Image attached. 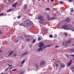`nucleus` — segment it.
<instances>
[{"mask_svg": "<svg viewBox=\"0 0 74 74\" xmlns=\"http://www.w3.org/2000/svg\"><path fill=\"white\" fill-rule=\"evenodd\" d=\"M62 29H63L65 30H68L69 29V26L66 23H65L61 27Z\"/></svg>", "mask_w": 74, "mask_h": 74, "instance_id": "obj_1", "label": "nucleus"}, {"mask_svg": "<svg viewBox=\"0 0 74 74\" xmlns=\"http://www.w3.org/2000/svg\"><path fill=\"white\" fill-rule=\"evenodd\" d=\"M25 23L26 26H30L32 25V22L29 20H27L25 21Z\"/></svg>", "mask_w": 74, "mask_h": 74, "instance_id": "obj_2", "label": "nucleus"}, {"mask_svg": "<svg viewBox=\"0 0 74 74\" xmlns=\"http://www.w3.org/2000/svg\"><path fill=\"white\" fill-rule=\"evenodd\" d=\"M38 18L40 21H45V19L44 17L42 16H39L38 17Z\"/></svg>", "mask_w": 74, "mask_h": 74, "instance_id": "obj_3", "label": "nucleus"}, {"mask_svg": "<svg viewBox=\"0 0 74 74\" xmlns=\"http://www.w3.org/2000/svg\"><path fill=\"white\" fill-rule=\"evenodd\" d=\"M40 66L41 67L44 66L45 64V62L44 61H42L40 62Z\"/></svg>", "mask_w": 74, "mask_h": 74, "instance_id": "obj_4", "label": "nucleus"}, {"mask_svg": "<svg viewBox=\"0 0 74 74\" xmlns=\"http://www.w3.org/2000/svg\"><path fill=\"white\" fill-rule=\"evenodd\" d=\"M44 45V43L42 42H41L39 43V47H43Z\"/></svg>", "mask_w": 74, "mask_h": 74, "instance_id": "obj_5", "label": "nucleus"}, {"mask_svg": "<svg viewBox=\"0 0 74 74\" xmlns=\"http://www.w3.org/2000/svg\"><path fill=\"white\" fill-rule=\"evenodd\" d=\"M74 27L72 26V25H71V24H69V27H68V29H73Z\"/></svg>", "mask_w": 74, "mask_h": 74, "instance_id": "obj_6", "label": "nucleus"}, {"mask_svg": "<svg viewBox=\"0 0 74 74\" xmlns=\"http://www.w3.org/2000/svg\"><path fill=\"white\" fill-rule=\"evenodd\" d=\"M42 51H43V49L42 48V47H40L37 50V51L38 52H40V51H41V52Z\"/></svg>", "mask_w": 74, "mask_h": 74, "instance_id": "obj_7", "label": "nucleus"}, {"mask_svg": "<svg viewBox=\"0 0 74 74\" xmlns=\"http://www.w3.org/2000/svg\"><path fill=\"white\" fill-rule=\"evenodd\" d=\"M63 45L64 47H67V43L66 42H63Z\"/></svg>", "mask_w": 74, "mask_h": 74, "instance_id": "obj_8", "label": "nucleus"}, {"mask_svg": "<svg viewBox=\"0 0 74 74\" xmlns=\"http://www.w3.org/2000/svg\"><path fill=\"white\" fill-rule=\"evenodd\" d=\"M17 5H18V3L16 2L12 5V7H16Z\"/></svg>", "mask_w": 74, "mask_h": 74, "instance_id": "obj_9", "label": "nucleus"}, {"mask_svg": "<svg viewBox=\"0 0 74 74\" xmlns=\"http://www.w3.org/2000/svg\"><path fill=\"white\" fill-rule=\"evenodd\" d=\"M27 53H28V52L27 51H26L25 53L23 54L22 55V57H23V56H25V55H26V54H27Z\"/></svg>", "mask_w": 74, "mask_h": 74, "instance_id": "obj_10", "label": "nucleus"}, {"mask_svg": "<svg viewBox=\"0 0 74 74\" xmlns=\"http://www.w3.org/2000/svg\"><path fill=\"white\" fill-rule=\"evenodd\" d=\"M70 18H66L65 19V21L66 22H70Z\"/></svg>", "mask_w": 74, "mask_h": 74, "instance_id": "obj_11", "label": "nucleus"}, {"mask_svg": "<svg viewBox=\"0 0 74 74\" xmlns=\"http://www.w3.org/2000/svg\"><path fill=\"white\" fill-rule=\"evenodd\" d=\"M71 42V40H69L68 41H66V43L67 44H70Z\"/></svg>", "mask_w": 74, "mask_h": 74, "instance_id": "obj_12", "label": "nucleus"}, {"mask_svg": "<svg viewBox=\"0 0 74 74\" xmlns=\"http://www.w3.org/2000/svg\"><path fill=\"white\" fill-rule=\"evenodd\" d=\"M14 10V9H10L9 10H8L7 11V12H11V11H12Z\"/></svg>", "mask_w": 74, "mask_h": 74, "instance_id": "obj_13", "label": "nucleus"}, {"mask_svg": "<svg viewBox=\"0 0 74 74\" xmlns=\"http://www.w3.org/2000/svg\"><path fill=\"white\" fill-rule=\"evenodd\" d=\"M27 5L25 4V5H24V8H23V10H25V9H26V8H27Z\"/></svg>", "mask_w": 74, "mask_h": 74, "instance_id": "obj_14", "label": "nucleus"}, {"mask_svg": "<svg viewBox=\"0 0 74 74\" xmlns=\"http://www.w3.org/2000/svg\"><path fill=\"white\" fill-rule=\"evenodd\" d=\"M12 53H13V51H12L9 54V55H8V56H11V55H12Z\"/></svg>", "mask_w": 74, "mask_h": 74, "instance_id": "obj_15", "label": "nucleus"}, {"mask_svg": "<svg viewBox=\"0 0 74 74\" xmlns=\"http://www.w3.org/2000/svg\"><path fill=\"white\" fill-rule=\"evenodd\" d=\"M47 18L49 21L50 19V16L47 15Z\"/></svg>", "mask_w": 74, "mask_h": 74, "instance_id": "obj_16", "label": "nucleus"}, {"mask_svg": "<svg viewBox=\"0 0 74 74\" xmlns=\"http://www.w3.org/2000/svg\"><path fill=\"white\" fill-rule=\"evenodd\" d=\"M51 45H48L47 46H45V45L44 47H45V48H47V47H51Z\"/></svg>", "mask_w": 74, "mask_h": 74, "instance_id": "obj_17", "label": "nucleus"}, {"mask_svg": "<svg viewBox=\"0 0 74 74\" xmlns=\"http://www.w3.org/2000/svg\"><path fill=\"white\" fill-rule=\"evenodd\" d=\"M40 40H41V36H39L38 38V40L40 41Z\"/></svg>", "mask_w": 74, "mask_h": 74, "instance_id": "obj_18", "label": "nucleus"}, {"mask_svg": "<svg viewBox=\"0 0 74 74\" xmlns=\"http://www.w3.org/2000/svg\"><path fill=\"white\" fill-rule=\"evenodd\" d=\"M35 66L36 67V69H38V64H35Z\"/></svg>", "mask_w": 74, "mask_h": 74, "instance_id": "obj_19", "label": "nucleus"}, {"mask_svg": "<svg viewBox=\"0 0 74 74\" xmlns=\"http://www.w3.org/2000/svg\"><path fill=\"white\" fill-rule=\"evenodd\" d=\"M71 69L72 71L74 73V67H71Z\"/></svg>", "mask_w": 74, "mask_h": 74, "instance_id": "obj_20", "label": "nucleus"}, {"mask_svg": "<svg viewBox=\"0 0 74 74\" xmlns=\"http://www.w3.org/2000/svg\"><path fill=\"white\" fill-rule=\"evenodd\" d=\"M64 35L66 36V37H67V33L66 32H64Z\"/></svg>", "mask_w": 74, "mask_h": 74, "instance_id": "obj_21", "label": "nucleus"}, {"mask_svg": "<svg viewBox=\"0 0 74 74\" xmlns=\"http://www.w3.org/2000/svg\"><path fill=\"white\" fill-rule=\"evenodd\" d=\"M65 67V65H63V64H61V67L62 68H63V67Z\"/></svg>", "mask_w": 74, "mask_h": 74, "instance_id": "obj_22", "label": "nucleus"}, {"mask_svg": "<svg viewBox=\"0 0 74 74\" xmlns=\"http://www.w3.org/2000/svg\"><path fill=\"white\" fill-rule=\"evenodd\" d=\"M59 3L60 4H64L63 1H60L59 2Z\"/></svg>", "mask_w": 74, "mask_h": 74, "instance_id": "obj_23", "label": "nucleus"}, {"mask_svg": "<svg viewBox=\"0 0 74 74\" xmlns=\"http://www.w3.org/2000/svg\"><path fill=\"white\" fill-rule=\"evenodd\" d=\"M71 64L70 63H69L68 64V65H67V67H69V66H70L71 65Z\"/></svg>", "mask_w": 74, "mask_h": 74, "instance_id": "obj_24", "label": "nucleus"}, {"mask_svg": "<svg viewBox=\"0 0 74 74\" xmlns=\"http://www.w3.org/2000/svg\"><path fill=\"white\" fill-rule=\"evenodd\" d=\"M25 61H26V60H23L21 62V64H23V63H25Z\"/></svg>", "mask_w": 74, "mask_h": 74, "instance_id": "obj_25", "label": "nucleus"}, {"mask_svg": "<svg viewBox=\"0 0 74 74\" xmlns=\"http://www.w3.org/2000/svg\"><path fill=\"white\" fill-rule=\"evenodd\" d=\"M54 17H51V18H50V20H53V19H54Z\"/></svg>", "mask_w": 74, "mask_h": 74, "instance_id": "obj_26", "label": "nucleus"}, {"mask_svg": "<svg viewBox=\"0 0 74 74\" xmlns=\"http://www.w3.org/2000/svg\"><path fill=\"white\" fill-rule=\"evenodd\" d=\"M16 70H17V69H14L12 70V71H15Z\"/></svg>", "mask_w": 74, "mask_h": 74, "instance_id": "obj_27", "label": "nucleus"}, {"mask_svg": "<svg viewBox=\"0 0 74 74\" xmlns=\"http://www.w3.org/2000/svg\"><path fill=\"white\" fill-rule=\"evenodd\" d=\"M49 37L50 38H52L53 37V36H52V35L51 34L49 36Z\"/></svg>", "mask_w": 74, "mask_h": 74, "instance_id": "obj_28", "label": "nucleus"}, {"mask_svg": "<svg viewBox=\"0 0 74 74\" xmlns=\"http://www.w3.org/2000/svg\"><path fill=\"white\" fill-rule=\"evenodd\" d=\"M46 10H50V8H46L45 9Z\"/></svg>", "mask_w": 74, "mask_h": 74, "instance_id": "obj_29", "label": "nucleus"}, {"mask_svg": "<svg viewBox=\"0 0 74 74\" xmlns=\"http://www.w3.org/2000/svg\"><path fill=\"white\" fill-rule=\"evenodd\" d=\"M36 42V40L35 39H34L33 41V43H34Z\"/></svg>", "mask_w": 74, "mask_h": 74, "instance_id": "obj_30", "label": "nucleus"}, {"mask_svg": "<svg viewBox=\"0 0 74 74\" xmlns=\"http://www.w3.org/2000/svg\"><path fill=\"white\" fill-rule=\"evenodd\" d=\"M8 69H9V67H8L7 69H6L5 70V71H7L8 70Z\"/></svg>", "mask_w": 74, "mask_h": 74, "instance_id": "obj_31", "label": "nucleus"}, {"mask_svg": "<svg viewBox=\"0 0 74 74\" xmlns=\"http://www.w3.org/2000/svg\"><path fill=\"white\" fill-rule=\"evenodd\" d=\"M21 16V15H20L18 16V19H20Z\"/></svg>", "mask_w": 74, "mask_h": 74, "instance_id": "obj_32", "label": "nucleus"}, {"mask_svg": "<svg viewBox=\"0 0 74 74\" xmlns=\"http://www.w3.org/2000/svg\"><path fill=\"white\" fill-rule=\"evenodd\" d=\"M69 63L71 64V63H72V60H71V61L69 62Z\"/></svg>", "mask_w": 74, "mask_h": 74, "instance_id": "obj_33", "label": "nucleus"}, {"mask_svg": "<svg viewBox=\"0 0 74 74\" xmlns=\"http://www.w3.org/2000/svg\"><path fill=\"white\" fill-rule=\"evenodd\" d=\"M57 37V35L56 34L54 36V38H56V37Z\"/></svg>", "mask_w": 74, "mask_h": 74, "instance_id": "obj_34", "label": "nucleus"}, {"mask_svg": "<svg viewBox=\"0 0 74 74\" xmlns=\"http://www.w3.org/2000/svg\"><path fill=\"white\" fill-rule=\"evenodd\" d=\"M3 14H4L3 13H1L0 14V16H2V15H3Z\"/></svg>", "mask_w": 74, "mask_h": 74, "instance_id": "obj_35", "label": "nucleus"}, {"mask_svg": "<svg viewBox=\"0 0 74 74\" xmlns=\"http://www.w3.org/2000/svg\"><path fill=\"white\" fill-rule=\"evenodd\" d=\"M19 23V22H16V25H18V23Z\"/></svg>", "mask_w": 74, "mask_h": 74, "instance_id": "obj_36", "label": "nucleus"}, {"mask_svg": "<svg viewBox=\"0 0 74 74\" xmlns=\"http://www.w3.org/2000/svg\"><path fill=\"white\" fill-rule=\"evenodd\" d=\"M21 38H22V39L23 40H24V38H23V36H21Z\"/></svg>", "mask_w": 74, "mask_h": 74, "instance_id": "obj_37", "label": "nucleus"}, {"mask_svg": "<svg viewBox=\"0 0 74 74\" xmlns=\"http://www.w3.org/2000/svg\"><path fill=\"white\" fill-rule=\"evenodd\" d=\"M30 39V38H29L28 39H27V41H29V40Z\"/></svg>", "mask_w": 74, "mask_h": 74, "instance_id": "obj_38", "label": "nucleus"}, {"mask_svg": "<svg viewBox=\"0 0 74 74\" xmlns=\"http://www.w3.org/2000/svg\"><path fill=\"white\" fill-rule=\"evenodd\" d=\"M2 51H3V50L0 49V53H1V52H2Z\"/></svg>", "mask_w": 74, "mask_h": 74, "instance_id": "obj_39", "label": "nucleus"}, {"mask_svg": "<svg viewBox=\"0 0 74 74\" xmlns=\"http://www.w3.org/2000/svg\"><path fill=\"white\" fill-rule=\"evenodd\" d=\"M56 67H58V64H57L56 65Z\"/></svg>", "mask_w": 74, "mask_h": 74, "instance_id": "obj_40", "label": "nucleus"}, {"mask_svg": "<svg viewBox=\"0 0 74 74\" xmlns=\"http://www.w3.org/2000/svg\"><path fill=\"white\" fill-rule=\"evenodd\" d=\"M38 22H39V23H42V22L40 21H38Z\"/></svg>", "mask_w": 74, "mask_h": 74, "instance_id": "obj_41", "label": "nucleus"}, {"mask_svg": "<svg viewBox=\"0 0 74 74\" xmlns=\"http://www.w3.org/2000/svg\"><path fill=\"white\" fill-rule=\"evenodd\" d=\"M2 32H1V30L0 29V34H2Z\"/></svg>", "mask_w": 74, "mask_h": 74, "instance_id": "obj_42", "label": "nucleus"}, {"mask_svg": "<svg viewBox=\"0 0 74 74\" xmlns=\"http://www.w3.org/2000/svg\"><path fill=\"white\" fill-rule=\"evenodd\" d=\"M71 56H73L74 58V55H71Z\"/></svg>", "mask_w": 74, "mask_h": 74, "instance_id": "obj_43", "label": "nucleus"}, {"mask_svg": "<svg viewBox=\"0 0 74 74\" xmlns=\"http://www.w3.org/2000/svg\"><path fill=\"white\" fill-rule=\"evenodd\" d=\"M54 0H51V2H53V1H54Z\"/></svg>", "mask_w": 74, "mask_h": 74, "instance_id": "obj_44", "label": "nucleus"}, {"mask_svg": "<svg viewBox=\"0 0 74 74\" xmlns=\"http://www.w3.org/2000/svg\"><path fill=\"white\" fill-rule=\"evenodd\" d=\"M32 47V45H30V46H29V47L30 48H31V47Z\"/></svg>", "mask_w": 74, "mask_h": 74, "instance_id": "obj_45", "label": "nucleus"}, {"mask_svg": "<svg viewBox=\"0 0 74 74\" xmlns=\"http://www.w3.org/2000/svg\"><path fill=\"white\" fill-rule=\"evenodd\" d=\"M55 48H59V46H56L55 47Z\"/></svg>", "mask_w": 74, "mask_h": 74, "instance_id": "obj_46", "label": "nucleus"}, {"mask_svg": "<svg viewBox=\"0 0 74 74\" xmlns=\"http://www.w3.org/2000/svg\"><path fill=\"white\" fill-rule=\"evenodd\" d=\"M12 65H9V68L10 67H11V66H12Z\"/></svg>", "mask_w": 74, "mask_h": 74, "instance_id": "obj_47", "label": "nucleus"}, {"mask_svg": "<svg viewBox=\"0 0 74 74\" xmlns=\"http://www.w3.org/2000/svg\"><path fill=\"white\" fill-rule=\"evenodd\" d=\"M13 66H12V67H10V69H12V68L13 67Z\"/></svg>", "mask_w": 74, "mask_h": 74, "instance_id": "obj_48", "label": "nucleus"}, {"mask_svg": "<svg viewBox=\"0 0 74 74\" xmlns=\"http://www.w3.org/2000/svg\"><path fill=\"white\" fill-rule=\"evenodd\" d=\"M24 37H27V35H25V36H24Z\"/></svg>", "mask_w": 74, "mask_h": 74, "instance_id": "obj_49", "label": "nucleus"}, {"mask_svg": "<svg viewBox=\"0 0 74 74\" xmlns=\"http://www.w3.org/2000/svg\"><path fill=\"white\" fill-rule=\"evenodd\" d=\"M13 55L14 56H16V54H14Z\"/></svg>", "mask_w": 74, "mask_h": 74, "instance_id": "obj_50", "label": "nucleus"}, {"mask_svg": "<svg viewBox=\"0 0 74 74\" xmlns=\"http://www.w3.org/2000/svg\"><path fill=\"white\" fill-rule=\"evenodd\" d=\"M19 25H20V26H22V24H19Z\"/></svg>", "mask_w": 74, "mask_h": 74, "instance_id": "obj_51", "label": "nucleus"}, {"mask_svg": "<svg viewBox=\"0 0 74 74\" xmlns=\"http://www.w3.org/2000/svg\"><path fill=\"white\" fill-rule=\"evenodd\" d=\"M28 15L29 16H30V15H31V14H28Z\"/></svg>", "mask_w": 74, "mask_h": 74, "instance_id": "obj_52", "label": "nucleus"}, {"mask_svg": "<svg viewBox=\"0 0 74 74\" xmlns=\"http://www.w3.org/2000/svg\"><path fill=\"white\" fill-rule=\"evenodd\" d=\"M18 40H17L16 41V42H18Z\"/></svg>", "mask_w": 74, "mask_h": 74, "instance_id": "obj_53", "label": "nucleus"}, {"mask_svg": "<svg viewBox=\"0 0 74 74\" xmlns=\"http://www.w3.org/2000/svg\"><path fill=\"white\" fill-rule=\"evenodd\" d=\"M69 1H73V0H69Z\"/></svg>", "mask_w": 74, "mask_h": 74, "instance_id": "obj_54", "label": "nucleus"}, {"mask_svg": "<svg viewBox=\"0 0 74 74\" xmlns=\"http://www.w3.org/2000/svg\"><path fill=\"white\" fill-rule=\"evenodd\" d=\"M73 11H74V10H71V12H73Z\"/></svg>", "mask_w": 74, "mask_h": 74, "instance_id": "obj_55", "label": "nucleus"}, {"mask_svg": "<svg viewBox=\"0 0 74 74\" xmlns=\"http://www.w3.org/2000/svg\"><path fill=\"white\" fill-rule=\"evenodd\" d=\"M14 19H16V17H14Z\"/></svg>", "mask_w": 74, "mask_h": 74, "instance_id": "obj_56", "label": "nucleus"}, {"mask_svg": "<svg viewBox=\"0 0 74 74\" xmlns=\"http://www.w3.org/2000/svg\"><path fill=\"white\" fill-rule=\"evenodd\" d=\"M24 17H25V18H26L27 16H24Z\"/></svg>", "mask_w": 74, "mask_h": 74, "instance_id": "obj_57", "label": "nucleus"}, {"mask_svg": "<svg viewBox=\"0 0 74 74\" xmlns=\"http://www.w3.org/2000/svg\"><path fill=\"white\" fill-rule=\"evenodd\" d=\"M23 74V73H21L20 74Z\"/></svg>", "mask_w": 74, "mask_h": 74, "instance_id": "obj_58", "label": "nucleus"}, {"mask_svg": "<svg viewBox=\"0 0 74 74\" xmlns=\"http://www.w3.org/2000/svg\"><path fill=\"white\" fill-rule=\"evenodd\" d=\"M67 56V58H69V56Z\"/></svg>", "mask_w": 74, "mask_h": 74, "instance_id": "obj_59", "label": "nucleus"}, {"mask_svg": "<svg viewBox=\"0 0 74 74\" xmlns=\"http://www.w3.org/2000/svg\"><path fill=\"white\" fill-rule=\"evenodd\" d=\"M8 0V1H9V2H10V0Z\"/></svg>", "mask_w": 74, "mask_h": 74, "instance_id": "obj_60", "label": "nucleus"}, {"mask_svg": "<svg viewBox=\"0 0 74 74\" xmlns=\"http://www.w3.org/2000/svg\"><path fill=\"white\" fill-rule=\"evenodd\" d=\"M41 0H38V1H40Z\"/></svg>", "mask_w": 74, "mask_h": 74, "instance_id": "obj_61", "label": "nucleus"}, {"mask_svg": "<svg viewBox=\"0 0 74 74\" xmlns=\"http://www.w3.org/2000/svg\"><path fill=\"white\" fill-rule=\"evenodd\" d=\"M55 60V59H53V61Z\"/></svg>", "mask_w": 74, "mask_h": 74, "instance_id": "obj_62", "label": "nucleus"}, {"mask_svg": "<svg viewBox=\"0 0 74 74\" xmlns=\"http://www.w3.org/2000/svg\"><path fill=\"white\" fill-rule=\"evenodd\" d=\"M1 74H3V73H1Z\"/></svg>", "mask_w": 74, "mask_h": 74, "instance_id": "obj_63", "label": "nucleus"}, {"mask_svg": "<svg viewBox=\"0 0 74 74\" xmlns=\"http://www.w3.org/2000/svg\"><path fill=\"white\" fill-rule=\"evenodd\" d=\"M73 46H74V44H73Z\"/></svg>", "mask_w": 74, "mask_h": 74, "instance_id": "obj_64", "label": "nucleus"}]
</instances>
